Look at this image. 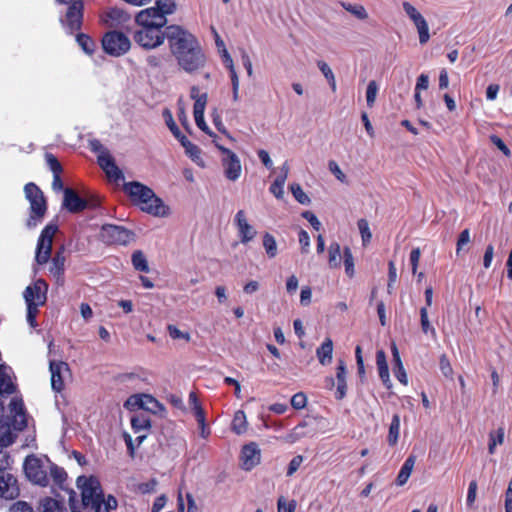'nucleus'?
<instances>
[{
  "label": "nucleus",
  "mask_w": 512,
  "mask_h": 512,
  "mask_svg": "<svg viewBox=\"0 0 512 512\" xmlns=\"http://www.w3.org/2000/svg\"><path fill=\"white\" fill-rule=\"evenodd\" d=\"M167 39L178 66L189 74L196 73L206 65V56L197 38L178 25L168 27Z\"/></svg>",
  "instance_id": "f257e3e1"
},
{
  "label": "nucleus",
  "mask_w": 512,
  "mask_h": 512,
  "mask_svg": "<svg viewBox=\"0 0 512 512\" xmlns=\"http://www.w3.org/2000/svg\"><path fill=\"white\" fill-rule=\"evenodd\" d=\"M9 412L13 418V428L10 424L0 420V450L11 445L15 439V431L22 430L27 425L23 401L13 398L9 404Z\"/></svg>",
  "instance_id": "f03ea898"
},
{
  "label": "nucleus",
  "mask_w": 512,
  "mask_h": 512,
  "mask_svg": "<svg viewBox=\"0 0 512 512\" xmlns=\"http://www.w3.org/2000/svg\"><path fill=\"white\" fill-rule=\"evenodd\" d=\"M25 197L30 204V216L27 220L29 228H35L42 219L47 210V204L43 192L34 183H28L24 187Z\"/></svg>",
  "instance_id": "7ed1b4c3"
},
{
  "label": "nucleus",
  "mask_w": 512,
  "mask_h": 512,
  "mask_svg": "<svg viewBox=\"0 0 512 512\" xmlns=\"http://www.w3.org/2000/svg\"><path fill=\"white\" fill-rule=\"evenodd\" d=\"M50 461L41 459L34 455L26 457L24 461V473L29 481L39 486H47L49 484L48 470Z\"/></svg>",
  "instance_id": "20e7f679"
},
{
  "label": "nucleus",
  "mask_w": 512,
  "mask_h": 512,
  "mask_svg": "<svg viewBox=\"0 0 512 512\" xmlns=\"http://www.w3.org/2000/svg\"><path fill=\"white\" fill-rule=\"evenodd\" d=\"M10 465L9 455L0 450V497L8 500L15 499L19 495L17 480L7 471Z\"/></svg>",
  "instance_id": "39448f33"
},
{
  "label": "nucleus",
  "mask_w": 512,
  "mask_h": 512,
  "mask_svg": "<svg viewBox=\"0 0 512 512\" xmlns=\"http://www.w3.org/2000/svg\"><path fill=\"white\" fill-rule=\"evenodd\" d=\"M214 144L222 155L221 165L225 178L231 182H236L242 175L240 158L235 152L224 147L218 141L214 140Z\"/></svg>",
  "instance_id": "423d86ee"
},
{
  "label": "nucleus",
  "mask_w": 512,
  "mask_h": 512,
  "mask_svg": "<svg viewBox=\"0 0 512 512\" xmlns=\"http://www.w3.org/2000/svg\"><path fill=\"white\" fill-rule=\"evenodd\" d=\"M103 50L114 57L126 54L131 48V41L127 35L118 31L107 32L102 38Z\"/></svg>",
  "instance_id": "0eeeda50"
},
{
  "label": "nucleus",
  "mask_w": 512,
  "mask_h": 512,
  "mask_svg": "<svg viewBox=\"0 0 512 512\" xmlns=\"http://www.w3.org/2000/svg\"><path fill=\"white\" fill-rule=\"evenodd\" d=\"M124 407L129 411L143 409L156 415H163L165 413V407L156 398L149 394L131 395L125 401Z\"/></svg>",
  "instance_id": "6e6552de"
},
{
  "label": "nucleus",
  "mask_w": 512,
  "mask_h": 512,
  "mask_svg": "<svg viewBox=\"0 0 512 512\" xmlns=\"http://www.w3.org/2000/svg\"><path fill=\"white\" fill-rule=\"evenodd\" d=\"M76 485L81 490L82 502L85 506L95 503L98 498L103 496L100 482L95 476H79Z\"/></svg>",
  "instance_id": "1a4fd4ad"
},
{
  "label": "nucleus",
  "mask_w": 512,
  "mask_h": 512,
  "mask_svg": "<svg viewBox=\"0 0 512 512\" xmlns=\"http://www.w3.org/2000/svg\"><path fill=\"white\" fill-rule=\"evenodd\" d=\"M57 226L48 224L41 232L37 242L35 260L39 265L48 262L51 256L52 242L57 232Z\"/></svg>",
  "instance_id": "9d476101"
},
{
  "label": "nucleus",
  "mask_w": 512,
  "mask_h": 512,
  "mask_svg": "<svg viewBox=\"0 0 512 512\" xmlns=\"http://www.w3.org/2000/svg\"><path fill=\"white\" fill-rule=\"evenodd\" d=\"M402 7L418 32L419 42L421 44H426L430 39L429 26L426 19L420 11L409 2H403Z\"/></svg>",
  "instance_id": "9b49d317"
},
{
  "label": "nucleus",
  "mask_w": 512,
  "mask_h": 512,
  "mask_svg": "<svg viewBox=\"0 0 512 512\" xmlns=\"http://www.w3.org/2000/svg\"><path fill=\"white\" fill-rule=\"evenodd\" d=\"M140 210L157 218H168L172 214L171 207L164 202L162 198L156 195L154 191L139 206Z\"/></svg>",
  "instance_id": "f8f14e48"
},
{
  "label": "nucleus",
  "mask_w": 512,
  "mask_h": 512,
  "mask_svg": "<svg viewBox=\"0 0 512 512\" xmlns=\"http://www.w3.org/2000/svg\"><path fill=\"white\" fill-rule=\"evenodd\" d=\"M134 40L145 49H154L164 43L165 35L161 29L142 27L135 33Z\"/></svg>",
  "instance_id": "ddd939ff"
},
{
  "label": "nucleus",
  "mask_w": 512,
  "mask_h": 512,
  "mask_svg": "<svg viewBox=\"0 0 512 512\" xmlns=\"http://www.w3.org/2000/svg\"><path fill=\"white\" fill-rule=\"evenodd\" d=\"M234 225L240 242L246 245L252 242L257 236V229L249 222L244 210H238L234 216Z\"/></svg>",
  "instance_id": "4468645a"
},
{
  "label": "nucleus",
  "mask_w": 512,
  "mask_h": 512,
  "mask_svg": "<svg viewBox=\"0 0 512 512\" xmlns=\"http://www.w3.org/2000/svg\"><path fill=\"white\" fill-rule=\"evenodd\" d=\"M261 463V449L255 442L245 444L240 451L239 464L242 470L251 471Z\"/></svg>",
  "instance_id": "2eb2a0df"
},
{
  "label": "nucleus",
  "mask_w": 512,
  "mask_h": 512,
  "mask_svg": "<svg viewBox=\"0 0 512 512\" xmlns=\"http://www.w3.org/2000/svg\"><path fill=\"white\" fill-rule=\"evenodd\" d=\"M102 239L110 244L126 245L133 240V234L121 227L112 224L104 225L101 229Z\"/></svg>",
  "instance_id": "dca6fc26"
},
{
  "label": "nucleus",
  "mask_w": 512,
  "mask_h": 512,
  "mask_svg": "<svg viewBox=\"0 0 512 512\" xmlns=\"http://www.w3.org/2000/svg\"><path fill=\"white\" fill-rule=\"evenodd\" d=\"M135 21L142 27L161 29L166 25L167 18H165L161 12L153 6L138 12L135 17Z\"/></svg>",
  "instance_id": "f3484780"
},
{
  "label": "nucleus",
  "mask_w": 512,
  "mask_h": 512,
  "mask_svg": "<svg viewBox=\"0 0 512 512\" xmlns=\"http://www.w3.org/2000/svg\"><path fill=\"white\" fill-rule=\"evenodd\" d=\"M51 386L56 392L64 389L66 380L70 377V369L63 361H50Z\"/></svg>",
  "instance_id": "a211bd4d"
},
{
  "label": "nucleus",
  "mask_w": 512,
  "mask_h": 512,
  "mask_svg": "<svg viewBox=\"0 0 512 512\" xmlns=\"http://www.w3.org/2000/svg\"><path fill=\"white\" fill-rule=\"evenodd\" d=\"M123 191L127 194L130 201L139 207L150 196L153 189L141 182L131 181L123 184Z\"/></svg>",
  "instance_id": "6ab92c4d"
},
{
  "label": "nucleus",
  "mask_w": 512,
  "mask_h": 512,
  "mask_svg": "<svg viewBox=\"0 0 512 512\" xmlns=\"http://www.w3.org/2000/svg\"><path fill=\"white\" fill-rule=\"evenodd\" d=\"M83 8L84 5L82 1H73L69 6L65 18L62 20V24L70 33L81 28Z\"/></svg>",
  "instance_id": "aec40b11"
},
{
  "label": "nucleus",
  "mask_w": 512,
  "mask_h": 512,
  "mask_svg": "<svg viewBox=\"0 0 512 512\" xmlns=\"http://www.w3.org/2000/svg\"><path fill=\"white\" fill-rule=\"evenodd\" d=\"M98 164L105 172L110 181L115 183L124 180V174L116 165L113 157L108 151H101L97 156Z\"/></svg>",
  "instance_id": "412c9836"
},
{
  "label": "nucleus",
  "mask_w": 512,
  "mask_h": 512,
  "mask_svg": "<svg viewBox=\"0 0 512 512\" xmlns=\"http://www.w3.org/2000/svg\"><path fill=\"white\" fill-rule=\"evenodd\" d=\"M35 289L37 292L36 301L31 298L30 290L28 291V296H27V317L26 318H27V322L29 323V325L33 328L37 326L36 315L38 313V307L42 306L44 304V297H43L44 286L39 284L38 286L35 287Z\"/></svg>",
  "instance_id": "4be33fe9"
},
{
  "label": "nucleus",
  "mask_w": 512,
  "mask_h": 512,
  "mask_svg": "<svg viewBox=\"0 0 512 512\" xmlns=\"http://www.w3.org/2000/svg\"><path fill=\"white\" fill-rule=\"evenodd\" d=\"M131 426L135 434H137L136 441L139 446L147 437L151 428V421L144 415H134L131 418Z\"/></svg>",
  "instance_id": "5701e85b"
},
{
  "label": "nucleus",
  "mask_w": 512,
  "mask_h": 512,
  "mask_svg": "<svg viewBox=\"0 0 512 512\" xmlns=\"http://www.w3.org/2000/svg\"><path fill=\"white\" fill-rule=\"evenodd\" d=\"M315 434V430L310 427L307 422H301L295 426L289 433L283 436L281 439L289 444L298 442L299 440L312 437Z\"/></svg>",
  "instance_id": "b1692460"
},
{
  "label": "nucleus",
  "mask_w": 512,
  "mask_h": 512,
  "mask_svg": "<svg viewBox=\"0 0 512 512\" xmlns=\"http://www.w3.org/2000/svg\"><path fill=\"white\" fill-rule=\"evenodd\" d=\"M129 20L130 15L119 8H111L102 16V21L109 27L123 26Z\"/></svg>",
  "instance_id": "393cba45"
},
{
  "label": "nucleus",
  "mask_w": 512,
  "mask_h": 512,
  "mask_svg": "<svg viewBox=\"0 0 512 512\" xmlns=\"http://www.w3.org/2000/svg\"><path fill=\"white\" fill-rule=\"evenodd\" d=\"M87 206L85 200L81 199L74 190L64 189L63 207L72 213L80 212Z\"/></svg>",
  "instance_id": "a878e982"
},
{
  "label": "nucleus",
  "mask_w": 512,
  "mask_h": 512,
  "mask_svg": "<svg viewBox=\"0 0 512 512\" xmlns=\"http://www.w3.org/2000/svg\"><path fill=\"white\" fill-rule=\"evenodd\" d=\"M15 389L12 369L5 364H0V394H12Z\"/></svg>",
  "instance_id": "bb28decb"
},
{
  "label": "nucleus",
  "mask_w": 512,
  "mask_h": 512,
  "mask_svg": "<svg viewBox=\"0 0 512 512\" xmlns=\"http://www.w3.org/2000/svg\"><path fill=\"white\" fill-rule=\"evenodd\" d=\"M190 97L194 100L193 114L194 117L203 116L208 101V95L205 92H201L199 87L193 86L190 89Z\"/></svg>",
  "instance_id": "cd10ccee"
},
{
  "label": "nucleus",
  "mask_w": 512,
  "mask_h": 512,
  "mask_svg": "<svg viewBox=\"0 0 512 512\" xmlns=\"http://www.w3.org/2000/svg\"><path fill=\"white\" fill-rule=\"evenodd\" d=\"M347 370L346 365L343 360L338 361V365L336 367V380H337V390L335 397L339 400L343 399L346 396L347 391Z\"/></svg>",
  "instance_id": "c85d7f7f"
},
{
  "label": "nucleus",
  "mask_w": 512,
  "mask_h": 512,
  "mask_svg": "<svg viewBox=\"0 0 512 512\" xmlns=\"http://www.w3.org/2000/svg\"><path fill=\"white\" fill-rule=\"evenodd\" d=\"M181 145L185 149L187 156L200 167H204L205 163L201 156V150L198 146L194 145L187 137H181Z\"/></svg>",
  "instance_id": "c756f323"
},
{
  "label": "nucleus",
  "mask_w": 512,
  "mask_h": 512,
  "mask_svg": "<svg viewBox=\"0 0 512 512\" xmlns=\"http://www.w3.org/2000/svg\"><path fill=\"white\" fill-rule=\"evenodd\" d=\"M376 363H377V368H378L380 379L382 380L383 384L387 388H390L392 383H391L389 368H388L386 355H385L384 351L380 350L377 352Z\"/></svg>",
  "instance_id": "7c9ffc66"
},
{
  "label": "nucleus",
  "mask_w": 512,
  "mask_h": 512,
  "mask_svg": "<svg viewBox=\"0 0 512 512\" xmlns=\"http://www.w3.org/2000/svg\"><path fill=\"white\" fill-rule=\"evenodd\" d=\"M316 355L319 363L323 366L329 365L332 362L333 342L330 338H326L321 346L317 348Z\"/></svg>",
  "instance_id": "2f4dec72"
},
{
  "label": "nucleus",
  "mask_w": 512,
  "mask_h": 512,
  "mask_svg": "<svg viewBox=\"0 0 512 512\" xmlns=\"http://www.w3.org/2000/svg\"><path fill=\"white\" fill-rule=\"evenodd\" d=\"M415 463H416V456H414V455H410L405 460L404 464L402 465V467L398 473L397 479H396V483L398 486H403L408 481L409 477L411 476V474L413 472Z\"/></svg>",
  "instance_id": "473e14b6"
},
{
  "label": "nucleus",
  "mask_w": 512,
  "mask_h": 512,
  "mask_svg": "<svg viewBox=\"0 0 512 512\" xmlns=\"http://www.w3.org/2000/svg\"><path fill=\"white\" fill-rule=\"evenodd\" d=\"M505 439L504 427H499L496 430H492L488 435V452L493 455L496 452V447L502 445Z\"/></svg>",
  "instance_id": "72a5a7b5"
},
{
  "label": "nucleus",
  "mask_w": 512,
  "mask_h": 512,
  "mask_svg": "<svg viewBox=\"0 0 512 512\" xmlns=\"http://www.w3.org/2000/svg\"><path fill=\"white\" fill-rule=\"evenodd\" d=\"M89 506L94 509V512H109L117 507V501L111 495L106 498L102 496L101 498H98L95 503H89Z\"/></svg>",
  "instance_id": "f704fd0d"
},
{
  "label": "nucleus",
  "mask_w": 512,
  "mask_h": 512,
  "mask_svg": "<svg viewBox=\"0 0 512 512\" xmlns=\"http://www.w3.org/2000/svg\"><path fill=\"white\" fill-rule=\"evenodd\" d=\"M342 254L339 243L333 242L328 248V264L332 269L339 268L341 264Z\"/></svg>",
  "instance_id": "c9c22d12"
},
{
  "label": "nucleus",
  "mask_w": 512,
  "mask_h": 512,
  "mask_svg": "<svg viewBox=\"0 0 512 512\" xmlns=\"http://www.w3.org/2000/svg\"><path fill=\"white\" fill-rule=\"evenodd\" d=\"M400 435V416L398 414L393 415L392 421L389 426L388 432V443L390 446H395L398 443Z\"/></svg>",
  "instance_id": "e433bc0d"
},
{
  "label": "nucleus",
  "mask_w": 512,
  "mask_h": 512,
  "mask_svg": "<svg viewBox=\"0 0 512 512\" xmlns=\"http://www.w3.org/2000/svg\"><path fill=\"white\" fill-rule=\"evenodd\" d=\"M420 324L424 334L430 335L433 339L436 338L437 333L429 320L427 307H422L420 309Z\"/></svg>",
  "instance_id": "4c0bfd02"
},
{
  "label": "nucleus",
  "mask_w": 512,
  "mask_h": 512,
  "mask_svg": "<svg viewBox=\"0 0 512 512\" xmlns=\"http://www.w3.org/2000/svg\"><path fill=\"white\" fill-rule=\"evenodd\" d=\"M263 247L268 258L273 259L278 254V245L275 237L270 233L263 235Z\"/></svg>",
  "instance_id": "58836bf2"
},
{
  "label": "nucleus",
  "mask_w": 512,
  "mask_h": 512,
  "mask_svg": "<svg viewBox=\"0 0 512 512\" xmlns=\"http://www.w3.org/2000/svg\"><path fill=\"white\" fill-rule=\"evenodd\" d=\"M317 67L327 80L332 92H335L337 90V83L335 75L330 66L325 61L320 60L317 62Z\"/></svg>",
  "instance_id": "ea45409f"
},
{
  "label": "nucleus",
  "mask_w": 512,
  "mask_h": 512,
  "mask_svg": "<svg viewBox=\"0 0 512 512\" xmlns=\"http://www.w3.org/2000/svg\"><path fill=\"white\" fill-rule=\"evenodd\" d=\"M65 257L62 253L58 252L52 259V264L50 266V273L59 280L64 271Z\"/></svg>",
  "instance_id": "a19ab883"
},
{
  "label": "nucleus",
  "mask_w": 512,
  "mask_h": 512,
  "mask_svg": "<svg viewBox=\"0 0 512 512\" xmlns=\"http://www.w3.org/2000/svg\"><path fill=\"white\" fill-rule=\"evenodd\" d=\"M232 430L238 435H241L246 432L247 419L243 411L239 410L234 414V418L232 421Z\"/></svg>",
  "instance_id": "79ce46f5"
},
{
  "label": "nucleus",
  "mask_w": 512,
  "mask_h": 512,
  "mask_svg": "<svg viewBox=\"0 0 512 512\" xmlns=\"http://www.w3.org/2000/svg\"><path fill=\"white\" fill-rule=\"evenodd\" d=\"M287 179V169L282 175H279L272 185L270 186V192L278 199H282L284 196V185Z\"/></svg>",
  "instance_id": "37998d69"
},
{
  "label": "nucleus",
  "mask_w": 512,
  "mask_h": 512,
  "mask_svg": "<svg viewBox=\"0 0 512 512\" xmlns=\"http://www.w3.org/2000/svg\"><path fill=\"white\" fill-rule=\"evenodd\" d=\"M154 7L157 8L165 18L167 15L173 14L177 8L175 0H156Z\"/></svg>",
  "instance_id": "c03bdc74"
},
{
  "label": "nucleus",
  "mask_w": 512,
  "mask_h": 512,
  "mask_svg": "<svg viewBox=\"0 0 512 512\" xmlns=\"http://www.w3.org/2000/svg\"><path fill=\"white\" fill-rule=\"evenodd\" d=\"M358 230L361 235L362 245L367 246L372 238V232L369 223L366 219L362 218L357 221Z\"/></svg>",
  "instance_id": "a18cd8bd"
},
{
  "label": "nucleus",
  "mask_w": 512,
  "mask_h": 512,
  "mask_svg": "<svg viewBox=\"0 0 512 512\" xmlns=\"http://www.w3.org/2000/svg\"><path fill=\"white\" fill-rule=\"evenodd\" d=\"M76 39H77L79 46L82 48V50L86 54H88V55L93 54L96 44L88 35L78 34Z\"/></svg>",
  "instance_id": "49530a36"
},
{
  "label": "nucleus",
  "mask_w": 512,
  "mask_h": 512,
  "mask_svg": "<svg viewBox=\"0 0 512 512\" xmlns=\"http://www.w3.org/2000/svg\"><path fill=\"white\" fill-rule=\"evenodd\" d=\"M132 264L138 271L148 272L149 270L147 260L141 251H135L132 254Z\"/></svg>",
  "instance_id": "de8ad7c7"
},
{
  "label": "nucleus",
  "mask_w": 512,
  "mask_h": 512,
  "mask_svg": "<svg viewBox=\"0 0 512 512\" xmlns=\"http://www.w3.org/2000/svg\"><path fill=\"white\" fill-rule=\"evenodd\" d=\"M345 273L352 278L355 275L354 257L350 248L346 247L343 252Z\"/></svg>",
  "instance_id": "09e8293b"
},
{
  "label": "nucleus",
  "mask_w": 512,
  "mask_h": 512,
  "mask_svg": "<svg viewBox=\"0 0 512 512\" xmlns=\"http://www.w3.org/2000/svg\"><path fill=\"white\" fill-rule=\"evenodd\" d=\"M290 191L292 193V195L294 196V198L300 203V204H303V205H306V204H309L310 203V198L308 197V195L303 191L302 187L297 184V183H293L290 185Z\"/></svg>",
  "instance_id": "8fccbe9b"
},
{
  "label": "nucleus",
  "mask_w": 512,
  "mask_h": 512,
  "mask_svg": "<svg viewBox=\"0 0 512 512\" xmlns=\"http://www.w3.org/2000/svg\"><path fill=\"white\" fill-rule=\"evenodd\" d=\"M378 84L376 81L372 80L368 83L367 89H366V103L368 107H373L376 101V97L378 94Z\"/></svg>",
  "instance_id": "3c124183"
},
{
  "label": "nucleus",
  "mask_w": 512,
  "mask_h": 512,
  "mask_svg": "<svg viewBox=\"0 0 512 512\" xmlns=\"http://www.w3.org/2000/svg\"><path fill=\"white\" fill-rule=\"evenodd\" d=\"M163 116L165 118L166 124L169 127L170 131L172 132L174 137L178 139L179 142L181 141V137H186L185 135H183L181 133V131L177 127L170 111L165 110L163 113Z\"/></svg>",
  "instance_id": "603ef678"
},
{
  "label": "nucleus",
  "mask_w": 512,
  "mask_h": 512,
  "mask_svg": "<svg viewBox=\"0 0 512 512\" xmlns=\"http://www.w3.org/2000/svg\"><path fill=\"white\" fill-rule=\"evenodd\" d=\"M48 473L53 478L54 482L59 485H61L66 480L67 477V474L64 471V469L52 464L51 462Z\"/></svg>",
  "instance_id": "864d4df0"
},
{
  "label": "nucleus",
  "mask_w": 512,
  "mask_h": 512,
  "mask_svg": "<svg viewBox=\"0 0 512 512\" xmlns=\"http://www.w3.org/2000/svg\"><path fill=\"white\" fill-rule=\"evenodd\" d=\"M42 512H66L59 503L51 498H45L41 502Z\"/></svg>",
  "instance_id": "5fc2aeb1"
},
{
  "label": "nucleus",
  "mask_w": 512,
  "mask_h": 512,
  "mask_svg": "<svg viewBox=\"0 0 512 512\" xmlns=\"http://www.w3.org/2000/svg\"><path fill=\"white\" fill-rule=\"evenodd\" d=\"M328 168L329 171L335 176V178L340 181L341 183H347V176L345 173L341 170L338 163L334 160H330L328 162Z\"/></svg>",
  "instance_id": "6e6d98bb"
},
{
  "label": "nucleus",
  "mask_w": 512,
  "mask_h": 512,
  "mask_svg": "<svg viewBox=\"0 0 512 512\" xmlns=\"http://www.w3.org/2000/svg\"><path fill=\"white\" fill-rule=\"evenodd\" d=\"M167 330L172 339H181L186 342L191 340V335L188 332L181 331L175 325H168Z\"/></svg>",
  "instance_id": "4d7b16f0"
},
{
  "label": "nucleus",
  "mask_w": 512,
  "mask_h": 512,
  "mask_svg": "<svg viewBox=\"0 0 512 512\" xmlns=\"http://www.w3.org/2000/svg\"><path fill=\"white\" fill-rule=\"evenodd\" d=\"M471 241V235L469 229H464L457 240L456 244V254L460 255L461 251L463 250L464 246L469 244Z\"/></svg>",
  "instance_id": "13d9d810"
},
{
  "label": "nucleus",
  "mask_w": 512,
  "mask_h": 512,
  "mask_svg": "<svg viewBox=\"0 0 512 512\" xmlns=\"http://www.w3.org/2000/svg\"><path fill=\"white\" fill-rule=\"evenodd\" d=\"M278 512H295L296 501H287L284 497L278 499Z\"/></svg>",
  "instance_id": "bf43d9fd"
},
{
  "label": "nucleus",
  "mask_w": 512,
  "mask_h": 512,
  "mask_svg": "<svg viewBox=\"0 0 512 512\" xmlns=\"http://www.w3.org/2000/svg\"><path fill=\"white\" fill-rule=\"evenodd\" d=\"M439 367H440V370L442 372V374L447 377V378H451L452 375H453V369H452V366L450 364V361L449 359L447 358L446 355H442L440 357V360H439Z\"/></svg>",
  "instance_id": "052dcab7"
},
{
  "label": "nucleus",
  "mask_w": 512,
  "mask_h": 512,
  "mask_svg": "<svg viewBox=\"0 0 512 512\" xmlns=\"http://www.w3.org/2000/svg\"><path fill=\"white\" fill-rule=\"evenodd\" d=\"M307 397L304 393H296L291 398V405L293 408L299 410L303 409L306 406Z\"/></svg>",
  "instance_id": "680f3d73"
},
{
  "label": "nucleus",
  "mask_w": 512,
  "mask_h": 512,
  "mask_svg": "<svg viewBox=\"0 0 512 512\" xmlns=\"http://www.w3.org/2000/svg\"><path fill=\"white\" fill-rule=\"evenodd\" d=\"M477 497V483L476 481H471L468 488L466 504L468 507H473L475 500Z\"/></svg>",
  "instance_id": "e2e57ef3"
},
{
  "label": "nucleus",
  "mask_w": 512,
  "mask_h": 512,
  "mask_svg": "<svg viewBox=\"0 0 512 512\" xmlns=\"http://www.w3.org/2000/svg\"><path fill=\"white\" fill-rule=\"evenodd\" d=\"M303 460L304 458L301 455L293 457L288 465L287 475L292 476L299 469Z\"/></svg>",
  "instance_id": "0e129e2a"
},
{
  "label": "nucleus",
  "mask_w": 512,
  "mask_h": 512,
  "mask_svg": "<svg viewBox=\"0 0 512 512\" xmlns=\"http://www.w3.org/2000/svg\"><path fill=\"white\" fill-rule=\"evenodd\" d=\"M420 257H421L420 248H414L410 253V263H411V268H412L413 274L417 273Z\"/></svg>",
  "instance_id": "69168bd1"
},
{
  "label": "nucleus",
  "mask_w": 512,
  "mask_h": 512,
  "mask_svg": "<svg viewBox=\"0 0 512 512\" xmlns=\"http://www.w3.org/2000/svg\"><path fill=\"white\" fill-rule=\"evenodd\" d=\"M167 496L165 494H162L160 496H158L154 502H153V505H152V508H151V512H160L163 510V508L166 506L167 504Z\"/></svg>",
  "instance_id": "338daca9"
},
{
  "label": "nucleus",
  "mask_w": 512,
  "mask_h": 512,
  "mask_svg": "<svg viewBox=\"0 0 512 512\" xmlns=\"http://www.w3.org/2000/svg\"><path fill=\"white\" fill-rule=\"evenodd\" d=\"M11 512H34L32 507L23 501L14 503L10 509Z\"/></svg>",
  "instance_id": "774afa93"
}]
</instances>
